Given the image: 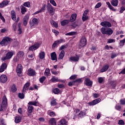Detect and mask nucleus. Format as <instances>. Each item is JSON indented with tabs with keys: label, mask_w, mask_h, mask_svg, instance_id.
Masks as SVG:
<instances>
[{
	"label": "nucleus",
	"mask_w": 125,
	"mask_h": 125,
	"mask_svg": "<svg viewBox=\"0 0 125 125\" xmlns=\"http://www.w3.org/2000/svg\"><path fill=\"white\" fill-rule=\"evenodd\" d=\"M125 7L122 6L121 7L120 13H123V12H124L125 11Z\"/></svg>",
	"instance_id": "61"
},
{
	"label": "nucleus",
	"mask_w": 125,
	"mask_h": 125,
	"mask_svg": "<svg viewBox=\"0 0 125 125\" xmlns=\"http://www.w3.org/2000/svg\"><path fill=\"white\" fill-rule=\"evenodd\" d=\"M24 93H23V92H22V93H19V98H20L21 99H24V98L25 97V95H24Z\"/></svg>",
	"instance_id": "44"
},
{
	"label": "nucleus",
	"mask_w": 125,
	"mask_h": 125,
	"mask_svg": "<svg viewBox=\"0 0 125 125\" xmlns=\"http://www.w3.org/2000/svg\"><path fill=\"white\" fill-rule=\"evenodd\" d=\"M29 21V15H26L24 17L23 19V23L24 26H27V24H28V21Z\"/></svg>",
	"instance_id": "17"
},
{
	"label": "nucleus",
	"mask_w": 125,
	"mask_h": 125,
	"mask_svg": "<svg viewBox=\"0 0 125 125\" xmlns=\"http://www.w3.org/2000/svg\"><path fill=\"white\" fill-rule=\"evenodd\" d=\"M58 44H60L58 40L56 41L52 45L53 48H54L57 46Z\"/></svg>",
	"instance_id": "43"
},
{
	"label": "nucleus",
	"mask_w": 125,
	"mask_h": 125,
	"mask_svg": "<svg viewBox=\"0 0 125 125\" xmlns=\"http://www.w3.org/2000/svg\"><path fill=\"white\" fill-rule=\"evenodd\" d=\"M49 124L51 125H56V120L55 118H52L49 121Z\"/></svg>",
	"instance_id": "34"
},
{
	"label": "nucleus",
	"mask_w": 125,
	"mask_h": 125,
	"mask_svg": "<svg viewBox=\"0 0 125 125\" xmlns=\"http://www.w3.org/2000/svg\"><path fill=\"white\" fill-rule=\"evenodd\" d=\"M49 1L54 6H56V2L54 0H49Z\"/></svg>",
	"instance_id": "54"
},
{
	"label": "nucleus",
	"mask_w": 125,
	"mask_h": 125,
	"mask_svg": "<svg viewBox=\"0 0 125 125\" xmlns=\"http://www.w3.org/2000/svg\"><path fill=\"white\" fill-rule=\"evenodd\" d=\"M13 41V40L8 37H4L0 42V44L1 46H6V45L10 44Z\"/></svg>",
	"instance_id": "1"
},
{
	"label": "nucleus",
	"mask_w": 125,
	"mask_h": 125,
	"mask_svg": "<svg viewBox=\"0 0 125 125\" xmlns=\"http://www.w3.org/2000/svg\"><path fill=\"white\" fill-rule=\"evenodd\" d=\"M103 78L102 77H100L98 78V83H103Z\"/></svg>",
	"instance_id": "57"
},
{
	"label": "nucleus",
	"mask_w": 125,
	"mask_h": 125,
	"mask_svg": "<svg viewBox=\"0 0 125 125\" xmlns=\"http://www.w3.org/2000/svg\"><path fill=\"white\" fill-rule=\"evenodd\" d=\"M70 61H74V62H77L79 61L80 58L79 56L77 57H71L69 58Z\"/></svg>",
	"instance_id": "30"
},
{
	"label": "nucleus",
	"mask_w": 125,
	"mask_h": 125,
	"mask_svg": "<svg viewBox=\"0 0 125 125\" xmlns=\"http://www.w3.org/2000/svg\"><path fill=\"white\" fill-rule=\"evenodd\" d=\"M23 6H25V7H31V3L29 1L25 2L23 4Z\"/></svg>",
	"instance_id": "41"
},
{
	"label": "nucleus",
	"mask_w": 125,
	"mask_h": 125,
	"mask_svg": "<svg viewBox=\"0 0 125 125\" xmlns=\"http://www.w3.org/2000/svg\"><path fill=\"white\" fill-rule=\"evenodd\" d=\"M44 10H45V4H44L40 10L41 12H43V11H44Z\"/></svg>",
	"instance_id": "62"
},
{
	"label": "nucleus",
	"mask_w": 125,
	"mask_h": 125,
	"mask_svg": "<svg viewBox=\"0 0 125 125\" xmlns=\"http://www.w3.org/2000/svg\"><path fill=\"white\" fill-rule=\"evenodd\" d=\"M101 6V2H99L98 3L96 6H95V8H99Z\"/></svg>",
	"instance_id": "60"
},
{
	"label": "nucleus",
	"mask_w": 125,
	"mask_h": 125,
	"mask_svg": "<svg viewBox=\"0 0 125 125\" xmlns=\"http://www.w3.org/2000/svg\"><path fill=\"white\" fill-rule=\"evenodd\" d=\"M48 114L50 116V117H55V116H56L55 112L53 111H52V112L48 111Z\"/></svg>",
	"instance_id": "45"
},
{
	"label": "nucleus",
	"mask_w": 125,
	"mask_h": 125,
	"mask_svg": "<svg viewBox=\"0 0 125 125\" xmlns=\"http://www.w3.org/2000/svg\"><path fill=\"white\" fill-rule=\"evenodd\" d=\"M27 75L28 76H31V77H34V76H35L36 75V71L33 69L29 68L28 70Z\"/></svg>",
	"instance_id": "12"
},
{
	"label": "nucleus",
	"mask_w": 125,
	"mask_h": 125,
	"mask_svg": "<svg viewBox=\"0 0 125 125\" xmlns=\"http://www.w3.org/2000/svg\"><path fill=\"white\" fill-rule=\"evenodd\" d=\"M47 10L51 15H53L54 14V12H55V9L54 7L51 5V4L49 3H47Z\"/></svg>",
	"instance_id": "3"
},
{
	"label": "nucleus",
	"mask_w": 125,
	"mask_h": 125,
	"mask_svg": "<svg viewBox=\"0 0 125 125\" xmlns=\"http://www.w3.org/2000/svg\"><path fill=\"white\" fill-rule=\"evenodd\" d=\"M101 101V99L99 98L96 99L92 102H89L88 104V105H89V106H94V105H96V104H98V103H99V102H100Z\"/></svg>",
	"instance_id": "9"
},
{
	"label": "nucleus",
	"mask_w": 125,
	"mask_h": 125,
	"mask_svg": "<svg viewBox=\"0 0 125 125\" xmlns=\"http://www.w3.org/2000/svg\"><path fill=\"white\" fill-rule=\"evenodd\" d=\"M69 23H70V20H64L61 21V24L62 26H65L67 25V24H69Z\"/></svg>",
	"instance_id": "28"
},
{
	"label": "nucleus",
	"mask_w": 125,
	"mask_h": 125,
	"mask_svg": "<svg viewBox=\"0 0 125 125\" xmlns=\"http://www.w3.org/2000/svg\"><path fill=\"white\" fill-rule=\"evenodd\" d=\"M109 69V64H106L104 65L103 68L101 69V73H104V72H106Z\"/></svg>",
	"instance_id": "20"
},
{
	"label": "nucleus",
	"mask_w": 125,
	"mask_h": 125,
	"mask_svg": "<svg viewBox=\"0 0 125 125\" xmlns=\"http://www.w3.org/2000/svg\"><path fill=\"white\" fill-rule=\"evenodd\" d=\"M76 19H77V14L75 13L71 15V16L69 20V22H75V21H76Z\"/></svg>",
	"instance_id": "19"
},
{
	"label": "nucleus",
	"mask_w": 125,
	"mask_h": 125,
	"mask_svg": "<svg viewBox=\"0 0 125 125\" xmlns=\"http://www.w3.org/2000/svg\"><path fill=\"white\" fill-rule=\"evenodd\" d=\"M101 33L103 35H107V36H111L113 34V30L111 28L105 27L101 28Z\"/></svg>",
	"instance_id": "2"
},
{
	"label": "nucleus",
	"mask_w": 125,
	"mask_h": 125,
	"mask_svg": "<svg viewBox=\"0 0 125 125\" xmlns=\"http://www.w3.org/2000/svg\"><path fill=\"white\" fill-rule=\"evenodd\" d=\"M106 3L110 10H112V11H116V9H115V8H114V7L111 5V3H110L109 2H106Z\"/></svg>",
	"instance_id": "29"
},
{
	"label": "nucleus",
	"mask_w": 125,
	"mask_h": 125,
	"mask_svg": "<svg viewBox=\"0 0 125 125\" xmlns=\"http://www.w3.org/2000/svg\"><path fill=\"white\" fill-rule=\"evenodd\" d=\"M27 112L29 113V114H31L33 112V110H34V106L33 105H28L27 106Z\"/></svg>",
	"instance_id": "32"
},
{
	"label": "nucleus",
	"mask_w": 125,
	"mask_h": 125,
	"mask_svg": "<svg viewBox=\"0 0 125 125\" xmlns=\"http://www.w3.org/2000/svg\"><path fill=\"white\" fill-rule=\"evenodd\" d=\"M11 15L12 20H13L14 21H16V13H15V11L14 10L11 11Z\"/></svg>",
	"instance_id": "22"
},
{
	"label": "nucleus",
	"mask_w": 125,
	"mask_h": 125,
	"mask_svg": "<svg viewBox=\"0 0 125 125\" xmlns=\"http://www.w3.org/2000/svg\"><path fill=\"white\" fill-rule=\"evenodd\" d=\"M44 52H42L39 54L40 58L41 59H43L44 58Z\"/></svg>",
	"instance_id": "48"
},
{
	"label": "nucleus",
	"mask_w": 125,
	"mask_h": 125,
	"mask_svg": "<svg viewBox=\"0 0 125 125\" xmlns=\"http://www.w3.org/2000/svg\"><path fill=\"white\" fill-rule=\"evenodd\" d=\"M116 40L113 39H109L108 40L107 43H112V42H115Z\"/></svg>",
	"instance_id": "52"
},
{
	"label": "nucleus",
	"mask_w": 125,
	"mask_h": 125,
	"mask_svg": "<svg viewBox=\"0 0 125 125\" xmlns=\"http://www.w3.org/2000/svg\"><path fill=\"white\" fill-rule=\"evenodd\" d=\"M74 35H77V32L72 31L67 33L65 34V36H74Z\"/></svg>",
	"instance_id": "40"
},
{
	"label": "nucleus",
	"mask_w": 125,
	"mask_h": 125,
	"mask_svg": "<svg viewBox=\"0 0 125 125\" xmlns=\"http://www.w3.org/2000/svg\"><path fill=\"white\" fill-rule=\"evenodd\" d=\"M51 25H52L55 28H58V24L54 21H50Z\"/></svg>",
	"instance_id": "37"
},
{
	"label": "nucleus",
	"mask_w": 125,
	"mask_h": 125,
	"mask_svg": "<svg viewBox=\"0 0 125 125\" xmlns=\"http://www.w3.org/2000/svg\"><path fill=\"white\" fill-rule=\"evenodd\" d=\"M86 45V39L84 36L82 37L79 43L80 47H83Z\"/></svg>",
	"instance_id": "6"
},
{
	"label": "nucleus",
	"mask_w": 125,
	"mask_h": 125,
	"mask_svg": "<svg viewBox=\"0 0 125 125\" xmlns=\"http://www.w3.org/2000/svg\"><path fill=\"white\" fill-rule=\"evenodd\" d=\"M101 25L103 27H107L108 28H111V27H112V24H111L110 22L107 21L101 22Z\"/></svg>",
	"instance_id": "10"
},
{
	"label": "nucleus",
	"mask_w": 125,
	"mask_h": 125,
	"mask_svg": "<svg viewBox=\"0 0 125 125\" xmlns=\"http://www.w3.org/2000/svg\"><path fill=\"white\" fill-rule=\"evenodd\" d=\"M7 68V64L6 63H3L2 64L0 67V73H2V72H4L5 70H6Z\"/></svg>",
	"instance_id": "13"
},
{
	"label": "nucleus",
	"mask_w": 125,
	"mask_h": 125,
	"mask_svg": "<svg viewBox=\"0 0 125 125\" xmlns=\"http://www.w3.org/2000/svg\"><path fill=\"white\" fill-rule=\"evenodd\" d=\"M6 104H7V99L6 96H4L2 99V104H0V111L3 110V108L6 107Z\"/></svg>",
	"instance_id": "4"
},
{
	"label": "nucleus",
	"mask_w": 125,
	"mask_h": 125,
	"mask_svg": "<svg viewBox=\"0 0 125 125\" xmlns=\"http://www.w3.org/2000/svg\"><path fill=\"white\" fill-rule=\"evenodd\" d=\"M11 90L13 92H15V91L17 90V88L16 87V86L15 84L12 85L11 87Z\"/></svg>",
	"instance_id": "46"
},
{
	"label": "nucleus",
	"mask_w": 125,
	"mask_h": 125,
	"mask_svg": "<svg viewBox=\"0 0 125 125\" xmlns=\"http://www.w3.org/2000/svg\"><path fill=\"white\" fill-rule=\"evenodd\" d=\"M8 30L6 28H4L1 29H0V32L2 33H5V32H7Z\"/></svg>",
	"instance_id": "55"
},
{
	"label": "nucleus",
	"mask_w": 125,
	"mask_h": 125,
	"mask_svg": "<svg viewBox=\"0 0 125 125\" xmlns=\"http://www.w3.org/2000/svg\"><path fill=\"white\" fill-rule=\"evenodd\" d=\"M29 87H30V83L28 82L26 83L23 86L22 93H26V90H28Z\"/></svg>",
	"instance_id": "15"
},
{
	"label": "nucleus",
	"mask_w": 125,
	"mask_h": 125,
	"mask_svg": "<svg viewBox=\"0 0 125 125\" xmlns=\"http://www.w3.org/2000/svg\"><path fill=\"white\" fill-rule=\"evenodd\" d=\"M85 82L86 85H87L88 86H90L91 85H92V82L90 81V80H89V79L86 78L85 80Z\"/></svg>",
	"instance_id": "27"
},
{
	"label": "nucleus",
	"mask_w": 125,
	"mask_h": 125,
	"mask_svg": "<svg viewBox=\"0 0 125 125\" xmlns=\"http://www.w3.org/2000/svg\"><path fill=\"white\" fill-rule=\"evenodd\" d=\"M13 29L15 32H16L17 30V23H15L13 24Z\"/></svg>",
	"instance_id": "51"
},
{
	"label": "nucleus",
	"mask_w": 125,
	"mask_h": 125,
	"mask_svg": "<svg viewBox=\"0 0 125 125\" xmlns=\"http://www.w3.org/2000/svg\"><path fill=\"white\" fill-rule=\"evenodd\" d=\"M118 125H125V122H124L123 120H119Z\"/></svg>",
	"instance_id": "63"
},
{
	"label": "nucleus",
	"mask_w": 125,
	"mask_h": 125,
	"mask_svg": "<svg viewBox=\"0 0 125 125\" xmlns=\"http://www.w3.org/2000/svg\"><path fill=\"white\" fill-rule=\"evenodd\" d=\"M23 69V66L21 64H18L17 67L16 72L18 74H21L22 73V70Z\"/></svg>",
	"instance_id": "18"
},
{
	"label": "nucleus",
	"mask_w": 125,
	"mask_h": 125,
	"mask_svg": "<svg viewBox=\"0 0 125 125\" xmlns=\"http://www.w3.org/2000/svg\"><path fill=\"white\" fill-rule=\"evenodd\" d=\"M39 24V20L37 18H34L32 21V22L30 23V26L34 27L35 25H38Z\"/></svg>",
	"instance_id": "14"
},
{
	"label": "nucleus",
	"mask_w": 125,
	"mask_h": 125,
	"mask_svg": "<svg viewBox=\"0 0 125 125\" xmlns=\"http://www.w3.org/2000/svg\"><path fill=\"white\" fill-rule=\"evenodd\" d=\"M115 109H116V110H118V111H121V109H122V106H121V105H116L115 106Z\"/></svg>",
	"instance_id": "59"
},
{
	"label": "nucleus",
	"mask_w": 125,
	"mask_h": 125,
	"mask_svg": "<svg viewBox=\"0 0 125 125\" xmlns=\"http://www.w3.org/2000/svg\"><path fill=\"white\" fill-rule=\"evenodd\" d=\"M68 122L65 119H62L58 123V125H67Z\"/></svg>",
	"instance_id": "24"
},
{
	"label": "nucleus",
	"mask_w": 125,
	"mask_h": 125,
	"mask_svg": "<svg viewBox=\"0 0 125 125\" xmlns=\"http://www.w3.org/2000/svg\"><path fill=\"white\" fill-rule=\"evenodd\" d=\"M44 76H46V77H48L49 76H50V70H49V69L47 68L45 69L44 72Z\"/></svg>",
	"instance_id": "35"
},
{
	"label": "nucleus",
	"mask_w": 125,
	"mask_h": 125,
	"mask_svg": "<svg viewBox=\"0 0 125 125\" xmlns=\"http://www.w3.org/2000/svg\"><path fill=\"white\" fill-rule=\"evenodd\" d=\"M110 3L112 6H117L119 4V0H112L110 1Z\"/></svg>",
	"instance_id": "26"
},
{
	"label": "nucleus",
	"mask_w": 125,
	"mask_h": 125,
	"mask_svg": "<svg viewBox=\"0 0 125 125\" xmlns=\"http://www.w3.org/2000/svg\"><path fill=\"white\" fill-rule=\"evenodd\" d=\"M75 83H75V81H74L73 82H70L68 83V85L69 86H73V85H75Z\"/></svg>",
	"instance_id": "56"
},
{
	"label": "nucleus",
	"mask_w": 125,
	"mask_h": 125,
	"mask_svg": "<svg viewBox=\"0 0 125 125\" xmlns=\"http://www.w3.org/2000/svg\"><path fill=\"white\" fill-rule=\"evenodd\" d=\"M51 60L53 61H54V60H56V61H57V56L56 55V53L55 52L51 53Z\"/></svg>",
	"instance_id": "23"
},
{
	"label": "nucleus",
	"mask_w": 125,
	"mask_h": 125,
	"mask_svg": "<svg viewBox=\"0 0 125 125\" xmlns=\"http://www.w3.org/2000/svg\"><path fill=\"white\" fill-rule=\"evenodd\" d=\"M40 45H41V43H36L29 48V50H30L31 51H34L35 50H36V49H38V48L40 47Z\"/></svg>",
	"instance_id": "7"
},
{
	"label": "nucleus",
	"mask_w": 125,
	"mask_h": 125,
	"mask_svg": "<svg viewBox=\"0 0 125 125\" xmlns=\"http://www.w3.org/2000/svg\"><path fill=\"white\" fill-rule=\"evenodd\" d=\"M118 56V54H112L111 55V59H113V58H115V57H117Z\"/></svg>",
	"instance_id": "58"
},
{
	"label": "nucleus",
	"mask_w": 125,
	"mask_h": 125,
	"mask_svg": "<svg viewBox=\"0 0 125 125\" xmlns=\"http://www.w3.org/2000/svg\"><path fill=\"white\" fill-rule=\"evenodd\" d=\"M85 116H86V112L84 111H81L78 114V117L80 119H83Z\"/></svg>",
	"instance_id": "25"
},
{
	"label": "nucleus",
	"mask_w": 125,
	"mask_h": 125,
	"mask_svg": "<svg viewBox=\"0 0 125 125\" xmlns=\"http://www.w3.org/2000/svg\"><path fill=\"white\" fill-rule=\"evenodd\" d=\"M59 43H62V42H65V40L64 39H60L58 40Z\"/></svg>",
	"instance_id": "64"
},
{
	"label": "nucleus",
	"mask_w": 125,
	"mask_h": 125,
	"mask_svg": "<svg viewBox=\"0 0 125 125\" xmlns=\"http://www.w3.org/2000/svg\"><path fill=\"white\" fill-rule=\"evenodd\" d=\"M77 77H78V75H73L69 78V80H75V79H77Z\"/></svg>",
	"instance_id": "53"
},
{
	"label": "nucleus",
	"mask_w": 125,
	"mask_h": 125,
	"mask_svg": "<svg viewBox=\"0 0 125 125\" xmlns=\"http://www.w3.org/2000/svg\"><path fill=\"white\" fill-rule=\"evenodd\" d=\"M45 79H46V78L45 76H43V77H42L39 79V81H40V83H43V82H44V81H45Z\"/></svg>",
	"instance_id": "49"
},
{
	"label": "nucleus",
	"mask_w": 125,
	"mask_h": 125,
	"mask_svg": "<svg viewBox=\"0 0 125 125\" xmlns=\"http://www.w3.org/2000/svg\"><path fill=\"white\" fill-rule=\"evenodd\" d=\"M125 38L120 41L119 43L120 46H123V45H125Z\"/></svg>",
	"instance_id": "50"
},
{
	"label": "nucleus",
	"mask_w": 125,
	"mask_h": 125,
	"mask_svg": "<svg viewBox=\"0 0 125 125\" xmlns=\"http://www.w3.org/2000/svg\"><path fill=\"white\" fill-rule=\"evenodd\" d=\"M14 51H10L7 53L6 54V56L2 58V60L3 61H5V60H7V59H10L12 56H13V54H14Z\"/></svg>",
	"instance_id": "5"
},
{
	"label": "nucleus",
	"mask_w": 125,
	"mask_h": 125,
	"mask_svg": "<svg viewBox=\"0 0 125 125\" xmlns=\"http://www.w3.org/2000/svg\"><path fill=\"white\" fill-rule=\"evenodd\" d=\"M88 12H89V11H88V10H86L83 13L82 17V20L83 22H84V21H86V20H88V16H87V14L88 13Z\"/></svg>",
	"instance_id": "8"
},
{
	"label": "nucleus",
	"mask_w": 125,
	"mask_h": 125,
	"mask_svg": "<svg viewBox=\"0 0 125 125\" xmlns=\"http://www.w3.org/2000/svg\"><path fill=\"white\" fill-rule=\"evenodd\" d=\"M21 122V117H17L15 119V122L16 124H19Z\"/></svg>",
	"instance_id": "39"
},
{
	"label": "nucleus",
	"mask_w": 125,
	"mask_h": 125,
	"mask_svg": "<svg viewBox=\"0 0 125 125\" xmlns=\"http://www.w3.org/2000/svg\"><path fill=\"white\" fill-rule=\"evenodd\" d=\"M8 0H4L0 3V8H2L8 4Z\"/></svg>",
	"instance_id": "21"
},
{
	"label": "nucleus",
	"mask_w": 125,
	"mask_h": 125,
	"mask_svg": "<svg viewBox=\"0 0 125 125\" xmlns=\"http://www.w3.org/2000/svg\"><path fill=\"white\" fill-rule=\"evenodd\" d=\"M51 106H56L57 105V103H56V99L53 98V100L51 102Z\"/></svg>",
	"instance_id": "38"
},
{
	"label": "nucleus",
	"mask_w": 125,
	"mask_h": 125,
	"mask_svg": "<svg viewBox=\"0 0 125 125\" xmlns=\"http://www.w3.org/2000/svg\"><path fill=\"white\" fill-rule=\"evenodd\" d=\"M0 82L2 83H5L7 82V76L4 74H2L0 76Z\"/></svg>",
	"instance_id": "11"
},
{
	"label": "nucleus",
	"mask_w": 125,
	"mask_h": 125,
	"mask_svg": "<svg viewBox=\"0 0 125 125\" xmlns=\"http://www.w3.org/2000/svg\"><path fill=\"white\" fill-rule=\"evenodd\" d=\"M64 56H65V51L62 50L59 54V59H63Z\"/></svg>",
	"instance_id": "31"
},
{
	"label": "nucleus",
	"mask_w": 125,
	"mask_h": 125,
	"mask_svg": "<svg viewBox=\"0 0 125 125\" xmlns=\"http://www.w3.org/2000/svg\"><path fill=\"white\" fill-rule=\"evenodd\" d=\"M53 92L55 94H58L60 92V90L57 88H56L53 90Z\"/></svg>",
	"instance_id": "47"
},
{
	"label": "nucleus",
	"mask_w": 125,
	"mask_h": 125,
	"mask_svg": "<svg viewBox=\"0 0 125 125\" xmlns=\"http://www.w3.org/2000/svg\"><path fill=\"white\" fill-rule=\"evenodd\" d=\"M21 10L22 14H25L27 12V8L24 7V6H21Z\"/></svg>",
	"instance_id": "33"
},
{
	"label": "nucleus",
	"mask_w": 125,
	"mask_h": 125,
	"mask_svg": "<svg viewBox=\"0 0 125 125\" xmlns=\"http://www.w3.org/2000/svg\"><path fill=\"white\" fill-rule=\"evenodd\" d=\"M17 56L18 57H23L24 56V52L23 51H19L17 53Z\"/></svg>",
	"instance_id": "42"
},
{
	"label": "nucleus",
	"mask_w": 125,
	"mask_h": 125,
	"mask_svg": "<svg viewBox=\"0 0 125 125\" xmlns=\"http://www.w3.org/2000/svg\"><path fill=\"white\" fill-rule=\"evenodd\" d=\"M51 82H52V83H55V82H60V83H65V81L64 80H61L58 79V78L55 77H53L51 79Z\"/></svg>",
	"instance_id": "16"
},
{
	"label": "nucleus",
	"mask_w": 125,
	"mask_h": 125,
	"mask_svg": "<svg viewBox=\"0 0 125 125\" xmlns=\"http://www.w3.org/2000/svg\"><path fill=\"white\" fill-rule=\"evenodd\" d=\"M28 105L32 106L33 105V106H37V104H38L37 101H34V102H29L28 103Z\"/></svg>",
	"instance_id": "36"
}]
</instances>
